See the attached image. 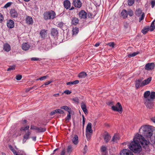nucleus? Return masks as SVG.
Masks as SVG:
<instances>
[{"mask_svg":"<svg viewBox=\"0 0 155 155\" xmlns=\"http://www.w3.org/2000/svg\"><path fill=\"white\" fill-rule=\"evenodd\" d=\"M85 118H84V115H83L82 116V125H83V128L84 127V125L85 124Z\"/></svg>","mask_w":155,"mask_h":155,"instance_id":"obj_54","label":"nucleus"},{"mask_svg":"<svg viewBox=\"0 0 155 155\" xmlns=\"http://www.w3.org/2000/svg\"><path fill=\"white\" fill-rule=\"evenodd\" d=\"M93 133V130L92 129V124L91 123H89L87 124L86 129V136L87 138L90 137V134Z\"/></svg>","mask_w":155,"mask_h":155,"instance_id":"obj_5","label":"nucleus"},{"mask_svg":"<svg viewBox=\"0 0 155 155\" xmlns=\"http://www.w3.org/2000/svg\"><path fill=\"white\" fill-rule=\"evenodd\" d=\"M65 150L64 149H63L60 153V155H65Z\"/></svg>","mask_w":155,"mask_h":155,"instance_id":"obj_61","label":"nucleus"},{"mask_svg":"<svg viewBox=\"0 0 155 155\" xmlns=\"http://www.w3.org/2000/svg\"><path fill=\"white\" fill-rule=\"evenodd\" d=\"M151 7L152 8H153L155 5V1H152L151 2Z\"/></svg>","mask_w":155,"mask_h":155,"instance_id":"obj_57","label":"nucleus"},{"mask_svg":"<svg viewBox=\"0 0 155 155\" xmlns=\"http://www.w3.org/2000/svg\"><path fill=\"white\" fill-rule=\"evenodd\" d=\"M64 93L67 94H69L71 93V92L68 90H65Z\"/></svg>","mask_w":155,"mask_h":155,"instance_id":"obj_59","label":"nucleus"},{"mask_svg":"<svg viewBox=\"0 0 155 155\" xmlns=\"http://www.w3.org/2000/svg\"><path fill=\"white\" fill-rule=\"evenodd\" d=\"M56 113H57V111H56V110H55L51 112L50 114V115L51 116H52Z\"/></svg>","mask_w":155,"mask_h":155,"instance_id":"obj_58","label":"nucleus"},{"mask_svg":"<svg viewBox=\"0 0 155 155\" xmlns=\"http://www.w3.org/2000/svg\"><path fill=\"white\" fill-rule=\"evenodd\" d=\"M140 143L143 145H148L150 143L149 140H147L140 134H137L135 136L133 141L129 146V148L135 153L140 152L141 150Z\"/></svg>","mask_w":155,"mask_h":155,"instance_id":"obj_1","label":"nucleus"},{"mask_svg":"<svg viewBox=\"0 0 155 155\" xmlns=\"http://www.w3.org/2000/svg\"><path fill=\"white\" fill-rule=\"evenodd\" d=\"M120 155H134L133 152L128 149H124L120 153Z\"/></svg>","mask_w":155,"mask_h":155,"instance_id":"obj_7","label":"nucleus"},{"mask_svg":"<svg viewBox=\"0 0 155 155\" xmlns=\"http://www.w3.org/2000/svg\"><path fill=\"white\" fill-rule=\"evenodd\" d=\"M110 138V136L107 133L105 134L104 136V139L105 142L106 143L109 141Z\"/></svg>","mask_w":155,"mask_h":155,"instance_id":"obj_24","label":"nucleus"},{"mask_svg":"<svg viewBox=\"0 0 155 155\" xmlns=\"http://www.w3.org/2000/svg\"><path fill=\"white\" fill-rule=\"evenodd\" d=\"M72 147L71 146L69 145L67 149V153L69 154V155L70 153L72 152Z\"/></svg>","mask_w":155,"mask_h":155,"instance_id":"obj_38","label":"nucleus"},{"mask_svg":"<svg viewBox=\"0 0 155 155\" xmlns=\"http://www.w3.org/2000/svg\"><path fill=\"white\" fill-rule=\"evenodd\" d=\"M31 134L30 132L28 131L24 135L23 138L22 143H25L26 140L29 138V136Z\"/></svg>","mask_w":155,"mask_h":155,"instance_id":"obj_15","label":"nucleus"},{"mask_svg":"<svg viewBox=\"0 0 155 155\" xmlns=\"http://www.w3.org/2000/svg\"><path fill=\"white\" fill-rule=\"evenodd\" d=\"M112 109L114 111H117L121 113L122 111V107L120 103L118 102L116 106H113L111 107Z\"/></svg>","mask_w":155,"mask_h":155,"instance_id":"obj_6","label":"nucleus"},{"mask_svg":"<svg viewBox=\"0 0 155 155\" xmlns=\"http://www.w3.org/2000/svg\"><path fill=\"white\" fill-rule=\"evenodd\" d=\"M119 139V137L118 134L114 135L113 137L111 142H117L118 140Z\"/></svg>","mask_w":155,"mask_h":155,"instance_id":"obj_21","label":"nucleus"},{"mask_svg":"<svg viewBox=\"0 0 155 155\" xmlns=\"http://www.w3.org/2000/svg\"><path fill=\"white\" fill-rule=\"evenodd\" d=\"M72 141L74 144H77L78 143V137L77 135H75L72 139Z\"/></svg>","mask_w":155,"mask_h":155,"instance_id":"obj_27","label":"nucleus"},{"mask_svg":"<svg viewBox=\"0 0 155 155\" xmlns=\"http://www.w3.org/2000/svg\"><path fill=\"white\" fill-rule=\"evenodd\" d=\"M44 18L45 20L48 19H53L56 16V14L54 12L51 10L48 12H46L43 14Z\"/></svg>","mask_w":155,"mask_h":155,"instance_id":"obj_4","label":"nucleus"},{"mask_svg":"<svg viewBox=\"0 0 155 155\" xmlns=\"http://www.w3.org/2000/svg\"><path fill=\"white\" fill-rule=\"evenodd\" d=\"M11 5V2H8L5 5V6H4V7L7 8L8 7L10 6Z\"/></svg>","mask_w":155,"mask_h":155,"instance_id":"obj_51","label":"nucleus"},{"mask_svg":"<svg viewBox=\"0 0 155 155\" xmlns=\"http://www.w3.org/2000/svg\"><path fill=\"white\" fill-rule=\"evenodd\" d=\"M129 26V24L127 23H125L124 25V27L126 28H127Z\"/></svg>","mask_w":155,"mask_h":155,"instance_id":"obj_62","label":"nucleus"},{"mask_svg":"<svg viewBox=\"0 0 155 155\" xmlns=\"http://www.w3.org/2000/svg\"><path fill=\"white\" fill-rule=\"evenodd\" d=\"M107 148L105 147L104 146H102L101 148V151L103 153H105L106 150Z\"/></svg>","mask_w":155,"mask_h":155,"instance_id":"obj_45","label":"nucleus"},{"mask_svg":"<svg viewBox=\"0 0 155 155\" xmlns=\"http://www.w3.org/2000/svg\"><path fill=\"white\" fill-rule=\"evenodd\" d=\"M79 17L81 18L85 19L87 18V13L84 10H81L79 13Z\"/></svg>","mask_w":155,"mask_h":155,"instance_id":"obj_14","label":"nucleus"},{"mask_svg":"<svg viewBox=\"0 0 155 155\" xmlns=\"http://www.w3.org/2000/svg\"><path fill=\"white\" fill-rule=\"evenodd\" d=\"M38 127H37L36 126H35L33 125H31V130H37Z\"/></svg>","mask_w":155,"mask_h":155,"instance_id":"obj_53","label":"nucleus"},{"mask_svg":"<svg viewBox=\"0 0 155 155\" xmlns=\"http://www.w3.org/2000/svg\"><path fill=\"white\" fill-rule=\"evenodd\" d=\"M144 103L146 107L149 108L151 109L153 108V101L151 100L144 101Z\"/></svg>","mask_w":155,"mask_h":155,"instance_id":"obj_9","label":"nucleus"},{"mask_svg":"<svg viewBox=\"0 0 155 155\" xmlns=\"http://www.w3.org/2000/svg\"><path fill=\"white\" fill-rule=\"evenodd\" d=\"M135 13L136 15L138 17H139L143 13L142 12V10L140 8L136 10Z\"/></svg>","mask_w":155,"mask_h":155,"instance_id":"obj_33","label":"nucleus"},{"mask_svg":"<svg viewBox=\"0 0 155 155\" xmlns=\"http://www.w3.org/2000/svg\"><path fill=\"white\" fill-rule=\"evenodd\" d=\"M58 25L60 27H62L63 26V24L62 23L60 22L58 23Z\"/></svg>","mask_w":155,"mask_h":155,"instance_id":"obj_63","label":"nucleus"},{"mask_svg":"<svg viewBox=\"0 0 155 155\" xmlns=\"http://www.w3.org/2000/svg\"><path fill=\"white\" fill-rule=\"evenodd\" d=\"M4 49L6 51H9L11 50L10 46L8 44H5L4 46Z\"/></svg>","mask_w":155,"mask_h":155,"instance_id":"obj_23","label":"nucleus"},{"mask_svg":"<svg viewBox=\"0 0 155 155\" xmlns=\"http://www.w3.org/2000/svg\"><path fill=\"white\" fill-rule=\"evenodd\" d=\"M154 21H153L151 23L150 28V31H153L155 29V25H154Z\"/></svg>","mask_w":155,"mask_h":155,"instance_id":"obj_36","label":"nucleus"},{"mask_svg":"<svg viewBox=\"0 0 155 155\" xmlns=\"http://www.w3.org/2000/svg\"><path fill=\"white\" fill-rule=\"evenodd\" d=\"M72 31L73 32V35H76L77 34L79 31V28H78L75 27V28H73Z\"/></svg>","mask_w":155,"mask_h":155,"instance_id":"obj_30","label":"nucleus"},{"mask_svg":"<svg viewBox=\"0 0 155 155\" xmlns=\"http://www.w3.org/2000/svg\"><path fill=\"white\" fill-rule=\"evenodd\" d=\"M47 34V31L45 29L41 30L40 32V35L42 38H45Z\"/></svg>","mask_w":155,"mask_h":155,"instance_id":"obj_22","label":"nucleus"},{"mask_svg":"<svg viewBox=\"0 0 155 155\" xmlns=\"http://www.w3.org/2000/svg\"><path fill=\"white\" fill-rule=\"evenodd\" d=\"M9 147L10 149L12 151L14 154L15 155L17 153L16 151L14 149L13 147L11 145L9 146Z\"/></svg>","mask_w":155,"mask_h":155,"instance_id":"obj_39","label":"nucleus"},{"mask_svg":"<svg viewBox=\"0 0 155 155\" xmlns=\"http://www.w3.org/2000/svg\"><path fill=\"white\" fill-rule=\"evenodd\" d=\"M30 47V45L27 43H23L21 46L22 49L25 51L28 50Z\"/></svg>","mask_w":155,"mask_h":155,"instance_id":"obj_16","label":"nucleus"},{"mask_svg":"<svg viewBox=\"0 0 155 155\" xmlns=\"http://www.w3.org/2000/svg\"><path fill=\"white\" fill-rule=\"evenodd\" d=\"M10 13L11 16L12 18H15L18 17V13L15 9H12L10 11Z\"/></svg>","mask_w":155,"mask_h":155,"instance_id":"obj_13","label":"nucleus"},{"mask_svg":"<svg viewBox=\"0 0 155 155\" xmlns=\"http://www.w3.org/2000/svg\"><path fill=\"white\" fill-rule=\"evenodd\" d=\"M21 78L22 76L21 75H18L16 76V78L17 80H20L21 79Z\"/></svg>","mask_w":155,"mask_h":155,"instance_id":"obj_50","label":"nucleus"},{"mask_svg":"<svg viewBox=\"0 0 155 155\" xmlns=\"http://www.w3.org/2000/svg\"><path fill=\"white\" fill-rule=\"evenodd\" d=\"M79 81L78 80H75L73 81H70L68 82L66 84L67 85H71L72 84H75L79 83Z\"/></svg>","mask_w":155,"mask_h":155,"instance_id":"obj_32","label":"nucleus"},{"mask_svg":"<svg viewBox=\"0 0 155 155\" xmlns=\"http://www.w3.org/2000/svg\"><path fill=\"white\" fill-rule=\"evenodd\" d=\"M29 126H26L24 127H21V130H28L29 129Z\"/></svg>","mask_w":155,"mask_h":155,"instance_id":"obj_43","label":"nucleus"},{"mask_svg":"<svg viewBox=\"0 0 155 155\" xmlns=\"http://www.w3.org/2000/svg\"><path fill=\"white\" fill-rule=\"evenodd\" d=\"M150 100L153 101V100L155 99V92L152 91L150 93Z\"/></svg>","mask_w":155,"mask_h":155,"instance_id":"obj_37","label":"nucleus"},{"mask_svg":"<svg viewBox=\"0 0 155 155\" xmlns=\"http://www.w3.org/2000/svg\"><path fill=\"white\" fill-rule=\"evenodd\" d=\"M155 66L153 63H148L146 64L145 69L147 71L152 70L154 69Z\"/></svg>","mask_w":155,"mask_h":155,"instance_id":"obj_8","label":"nucleus"},{"mask_svg":"<svg viewBox=\"0 0 155 155\" xmlns=\"http://www.w3.org/2000/svg\"><path fill=\"white\" fill-rule=\"evenodd\" d=\"M87 76L86 73L84 72H82L80 73L78 75L79 78H84Z\"/></svg>","mask_w":155,"mask_h":155,"instance_id":"obj_25","label":"nucleus"},{"mask_svg":"<svg viewBox=\"0 0 155 155\" xmlns=\"http://www.w3.org/2000/svg\"><path fill=\"white\" fill-rule=\"evenodd\" d=\"M58 34V32L57 29L53 28L51 30V34L53 36H57Z\"/></svg>","mask_w":155,"mask_h":155,"instance_id":"obj_20","label":"nucleus"},{"mask_svg":"<svg viewBox=\"0 0 155 155\" xmlns=\"http://www.w3.org/2000/svg\"><path fill=\"white\" fill-rule=\"evenodd\" d=\"M152 78L150 77L142 81L143 79H138L135 81V87L138 89L140 87H143L149 84L151 81Z\"/></svg>","mask_w":155,"mask_h":155,"instance_id":"obj_2","label":"nucleus"},{"mask_svg":"<svg viewBox=\"0 0 155 155\" xmlns=\"http://www.w3.org/2000/svg\"><path fill=\"white\" fill-rule=\"evenodd\" d=\"M140 17L139 18V21L140 22L143 19L144 17V15L143 13L140 15Z\"/></svg>","mask_w":155,"mask_h":155,"instance_id":"obj_42","label":"nucleus"},{"mask_svg":"<svg viewBox=\"0 0 155 155\" xmlns=\"http://www.w3.org/2000/svg\"><path fill=\"white\" fill-rule=\"evenodd\" d=\"M52 82V81H49L48 82H46L44 84L42 85L41 86V87H45L44 86V85H48L49 84H50Z\"/></svg>","mask_w":155,"mask_h":155,"instance_id":"obj_46","label":"nucleus"},{"mask_svg":"<svg viewBox=\"0 0 155 155\" xmlns=\"http://www.w3.org/2000/svg\"><path fill=\"white\" fill-rule=\"evenodd\" d=\"M31 60L33 61H37L39 60V59L36 58H31Z\"/></svg>","mask_w":155,"mask_h":155,"instance_id":"obj_60","label":"nucleus"},{"mask_svg":"<svg viewBox=\"0 0 155 155\" xmlns=\"http://www.w3.org/2000/svg\"><path fill=\"white\" fill-rule=\"evenodd\" d=\"M107 45L112 48H114V42H112L108 43Z\"/></svg>","mask_w":155,"mask_h":155,"instance_id":"obj_52","label":"nucleus"},{"mask_svg":"<svg viewBox=\"0 0 155 155\" xmlns=\"http://www.w3.org/2000/svg\"><path fill=\"white\" fill-rule=\"evenodd\" d=\"M61 108L67 111L68 113H70V112H71V108H70L69 107L66 106H62L61 107Z\"/></svg>","mask_w":155,"mask_h":155,"instance_id":"obj_29","label":"nucleus"},{"mask_svg":"<svg viewBox=\"0 0 155 155\" xmlns=\"http://www.w3.org/2000/svg\"><path fill=\"white\" fill-rule=\"evenodd\" d=\"M150 28L149 26L145 27L142 30V32L144 34H145L149 31Z\"/></svg>","mask_w":155,"mask_h":155,"instance_id":"obj_34","label":"nucleus"},{"mask_svg":"<svg viewBox=\"0 0 155 155\" xmlns=\"http://www.w3.org/2000/svg\"><path fill=\"white\" fill-rule=\"evenodd\" d=\"M4 19L3 17V15L1 13H0V22H2Z\"/></svg>","mask_w":155,"mask_h":155,"instance_id":"obj_55","label":"nucleus"},{"mask_svg":"<svg viewBox=\"0 0 155 155\" xmlns=\"http://www.w3.org/2000/svg\"><path fill=\"white\" fill-rule=\"evenodd\" d=\"M79 20L76 18H74L72 20V24L74 25H76L78 23Z\"/></svg>","mask_w":155,"mask_h":155,"instance_id":"obj_28","label":"nucleus"},{"mask_svg":"<svg viewBox=\"0 0 155 155\" xmlns=\"http://www.w3.org/2000/svg\"><path fill=\"white\" fill-rule=\"evenodd\" d=\"M73 5L76 8H80L82 6V3L80 0H74L73 1Z\"/></svg>","mask_w":155,"mask_h":155,"instance_id":"obj_10","label":"nucleus"},{"mask_svg":"<svg viewBox=\"0 0 155 155\" xmlns=\"http://www.w3.org/2000/svg\"><path fill=\"white\" fill-rule=\"evenodd\" d=\"M64 8L68 9L70 8L71 3L68 0H65L64 2Z\"/></svg>","mask_w":155,"mask_h":155,"instance_id":"obj_17","label":"nucleus"},{"mask_svg":"<svg viewBox=\"0 0 155 155\" xmlns=\"http://www.w3.org/2000/svg\"><path fill=\"white\" fill-rule=\"evenodd\" d=\"M71 112H70V113H68V114L66 118V120H69L70 119L71 117Z\"/></svg>","mask_w":155,"mask_h":155,"instance_id":"obj_47","label":"nucleus"},{"mask_svg":"<svg viewBox=\"0 0 155 155\" xmlns=\"http://www.w3.org/2000/svg\"><path fill=\"white\" fill-rule=\"evenodd\" d=\"M37 132H43L46 130V128L45 127H37Z\"/></svg>","mask_w":155,"mask_h":155,"instance_id":"obj_35","label":"nucleus"},{"mask_svg":"<svg viewBox=\"0 0 155 155\" xmlns=\"http://www.w3.org/2000/svg\"><path fill=\"white\" fill-rule=\"evenodd\" d=\"M88 150L87 147L86 145H85L84 147V150H83V153L84 154H85L87 152Z\"/></svg>","mask_w":155,"mask_h":155,"instance_id":"obj_41","label":"nucleus"},{"mask_svg":"<svg viewBox=\"0 0 155 155\" xmlns=\"http://www.w3.org/2000/svg\"><path fill=\"white\" fill-rule=\"evenodd\" d=\"M121 14L122 16L124 18H126L127 16V12L126 10H123L121 12Z\"/></svg>","mask_w":155,"mask_h":155,"instance_id":"obj_26","label":"nucleus"},{"mask_svg":"<svg viewBox=\"0 0 155 155\" xmlns=\"http://www.w3.org/2000/svg\"><path fill=\"white\" fill-rule=\"evenodd\" d=\"M15 66H13L11 67L10 68H9L7 69V71H10L11 70H13L15 69Z\"/></svg>","mask_w":155,"mask_h":155,"instance_id":"obj_56","label":"nucleus"},{"mask_svg":"<svg viewBox=\"0 0 155 155\" xmlns=\"http://www.w3.org/2000/svg\"><path fill=\"white\" fill-rule=\"evenodd\" d=\"M26 23L29 25H31L33 23V19L31 17L27 16L26 18Z\"/></svg>","mask_w":155,"mask_h":155,"instance_id":"obj_18","label":"nucleus"},{"mask_svg":"<svg viewBox=\"0 0 155 155\" xmlns=\"http://www.w3.org/2000/svg\"><path fill=\"white\" fill-rule=\"evenodd\" d=\"M151 119L153 122L155 123V117H152Z\"/></svg>","mask_w":155,"mask_h":155,"instance_id":"obj_64","label":"nucleus"},{"mask_svg":"<svg viewBox=\"0 0 155 155\" xmlns=\"http://www.w3.org/2000/svg\"><path fill=\"white\" fill-rule=\"evenodd\" d=\"M140 132L143 131V134L147 138H150L153 135V131L149 129L147 126H143L140 129Z\"/></svg>","mask_w":155,"mask_h":155,"instance_id":"obj_3","label":"nucleus"},{"mask_svg":"<svg viewBox=\"0 0 155 155\" xmlns=\"http://www.w3.org/2000/svg\"><path fill=\"white\" fill-rule=\"evenodd\" d=\"M56 110L57 111V113L62 114L64 113V111L61 109H58Z\"/></svg>","mask_w":155,"mask_h":155,"instance_id":"obj_44","label":"nucleus"},{"mask_svg":"<svg viewBox=\"0 0 155 155\" xmlns=\"http://www.w3.org/2000/svg\"><path fill=\"white\" fill-rule=\"evenodd\" d=\"M81 107L85 114H87L88 113V111L86 109V105L84 103H81Z\"/></svg>","mask_w":155,"mask_h":155,"instance_id":"obj_19","label":"nucleus"},{"mask_svg":"<svg viewBox=\"0 0 155 155\" xmlns=\"http://www.w3.org/2000/svg\"><path fill=\"white\" fill-rule=\"evenodd\" d=\"M48 75H46L42 77L39 78V80L41 81H43L46 79V78L48 77Z\"/></svg>","mask_w":155,"mask_h":155,"instance_id":"obj_48","label":"nucleus"},{"mask_svg":"<svg viewBox=\"0 0 155 155\" xmlns=\"http://www.w3.org/2000/svg\"><path fill=\"white\" fill-rule=\"evenodd\" d=\"M7 25L9 28H13L15 26L14 21L11 19L8 20L7 21Z\"/></svg>","mask_w":155,"mask_h":155,"instance_id":"obj_12","label":"nucleus"},{"mask_svg":"<svg viewBox=\"0 0 155 155\" xmlns=\"http://www.w3.org/2000/svg\"><path fill=\"white\" fill-rule=\"evenodd\" d=\"M127 12L128 15L130 16H132L133 15V12L131 10H129Z\"/></svg>","mask_w":155,"mask_h":155,"instance_id":"obj_49","label":"nucleus"},{"mask_svg":"<svg viewBox=\"0 0 155 155\" xmlns=\"http://www.w3.org/2000/svg\"><path fill=\"white\" fill-rule=\"evenodd\" d=\"M134 0H128V5L129 6L132 5L134 3Z\"/></svg>","mask_w":155,"mask_h":155,"instance_id":"obj_40","label":"nucleus"},{"mask_svg":"<svg viewBox=\"0 0 155 155\" xmlns=\"http://www.w3.org/2000/svg\"><path fill=\"white\" fill-rule=\"evenodd\" d=\"M139 53V52L137 51L136 52H134L132 53H130L127 55L128 58H130L131 57H134Z\"/></svg>","mask_w":155,"mask_h":155,"instance_id":"obj_31","label":"nucleus"},{"mask_svg":"<svg viewBox=\"0 0 155 155\" xmlns=\"http://www.w3.org/2000/svg\"><path fill=\"white\" fill-rule=\"evenodd\" d=\"M150 100V91H145L143 94V101Z\"/></svg>","mask_w":155,"mask_h":155,"instance_id":"obj_11","label":"nucleus"}]
</instances>
